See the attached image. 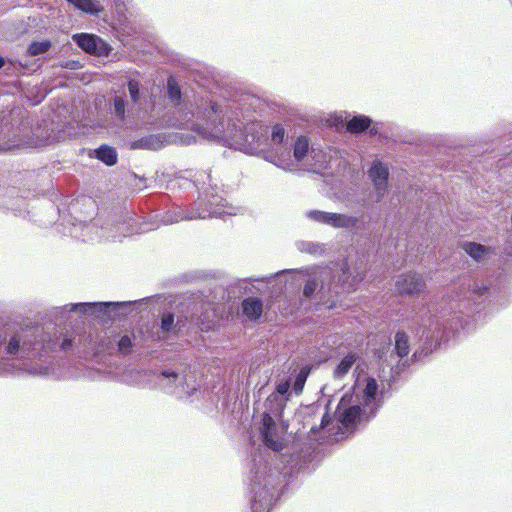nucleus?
<instances>
[{"mask_svg":"<svg viewBox=\"0 0 512 512\" xmlns=\"http://www.w3.org/2000/svg\"><path fill=\"white\" fill-rule=\"evenodd\" d=\"M202 118L206 121V127L201 124H196L194 130L199 134H206L207 131L220 132L223 127L222 117L220 115V107L217 103L211 102L208 108L201 111Z\"/></svg>","mask_w":512,"mask_h":512,"instance_id":"3","label":"nucleus"},{"mask_svg":"<svg viewBox=\"0 0 512 512\" xmlns=\"http://www.w3.org/2000/svg\"><path fill=\"white\" fill-rule=\"evenodd\" d=\"M359 223V219L354 216H347L340 213L331 214L330 226L334 228H353Z\"/></svg>","mask_w":512,"mask_h":512,"instance_id":"9","label":"nucleus"},{"mask_svg":"<svg viewBox=\"0 0 512 512\" xmlns=\"http://www.w3.org/2000/svg\"><path fill=\"white\" fill-rule=\"evenodd\" d=\"M325 213L326 212L324 211L311 210L307 213V216L313 221L322 223L323 217H325Z\"/></svg>","mask_w":512,"mask_h":512,"instance_id":"30","label":"nucleus"},{"mask_svg":"<svg viewBox=\"0 0 512 512\" xmlns=\"http://www.w3.org/2000/svg\"><path fill=\"white\" fill-rule=\"evenodd\" d=\"M128 90L131 96V99L134 103L139 100V84L138 82L131 80L128 83Z\"/></svg>","mask_w":512,"mask_h":512,"instance_id":"27","label":"nucleus"},{"mask_svg":"<svg viewBox=\"0 0 512 512\" xmlns=\"http://www.w3.org/2000/svg\"><path fill=\"white\" fill-rule=\"evenodd\" d=\"M369 176L372 179V182L375 186V189L380 195H383L384 190L388 184V176L389 170L388 167L385 166L380 161H375L373 166L369 170Z\"/></svg>","mask_w":512,"mask_h":512,"instance_id":"4","label":"nucleus"},{"mask_svg":"<svg viewBox=\"0 0 512 512\" xmlns=\"http://www.w3.org/2000/svg\"><path fill=\"white\" fill-rule=\"evenodd\" d=\"M242 314L250 321H258L264 310L263 301L258 297H247L241 302Z\"/></svg>","mask_w":512,"mask_h":512,"instance_id":"5","label":"nucleus"},{"mask_svg":"<svg viewBox=\"0 0 512 512\" xmlns=\"http://www.w3.org/2000/svg\"><path fill=\"white\" fill-rule=\"evenodd\" d=\"M35 340H36L35 329H30L29 331H27L25 333V335L23 337H21L20 335H14L10 338V340L7 344V347H6V351L9 354H16L20 349L21 343H22L23 349L29 351L32 349V346H33Z\"/></svg>","mask_w":512,"mask_h":512,"instance_id":"6","label":"nucleus"},{"mask_svg":"<svg viewBox=\"0 0 512 512\" xmlns=\"http://www.w3.org/2000/svg\"><path fill=\"white\" fill-rule=\"evenodd\" d=\"M318 287V283L315 279H309L305 285H304V288H303V295L306 297V298H309L311 297L314 292L316 291Z\"/></svg>","mask_w":512,"mask_h":512,"instance_id":"24","label":"nucleus"},{"mask_svg":"<svg viewBox=\"0 0 512 512\" xmlns=\"http://www.w3.org/2000/svg\"><path fill=\"white\" fill-rule=\"evenodd\" d=\"M79 306L82 308L81 311L84 312V313H91L93 312L98 306H100V308L102 307V303L98 304V303H83V304H79Z\"/></svg>","mask_w":512,"mask_h":512,"instance_id":"31","label":"nucleus"},{"mask_svg":"<svg viewBox=\"0 0 512 512\" xmlns=\"http://www.w3.org/2000/svg\"><path fill=\"white\" fill-rule=\"evenodd\" d=\"M5 64V61L3 59V57L0 56V68H2Z\"/></svg>","mask_w":512,"mask_h":512,"instance_id":"38","label":"nucleus"},{"mask_svg":"<svg viewBox=\"0 0 512 512\" xmlns=\"http://www.w3.org/2000/svg\"><path fill=\"white\" fill-rule=\"evenodd\" d=\"M462 248L470 257L477 261L482 259L488 252L492 251L490 247L475 242H466L463 244Z\"/></svg>","mask_w":512,"mask_h":512,"instance_id":"12","label":"nucleus"},{"mask_svg":"<svg viewBox=\"0 0 512 512\" xmlns=\"http://www.w3.org/2000/svg\"><path fill=\"white\" fill-rule=\"evenodd\" d=\"M361 416V408L358 405L345 409L339 416V421L346 428L355 426Z\"/></svg>","mask_w":512,"mask_h":512,"instance_id":"8","label":"nucleus"},{"mask_svg":"<svg viewBox=\"0 0 512 512\" xmlns=\"http://www.w3.org/2000/svg\"><path fill=\"white\" fill-rule=\"evenodd\" d=\"M96 158L102 161L107 166H113L117 163V152L113 147L108 145H101L95 150Z\"/></svg>","mask_w":512,"mask_h":512,"instance_id":"10","label":"nucleus"},{"mask_svg":"<svg viewBox=\"0 0 512 512\" xmlns=\"http://www.w3.org/2000/svg\"><path fill=\"white\" fill-rule=\"evenodd\" d=\"M358 359V355L356 353L350 352L344 356V358L339 362V364L334 369V377L335 378H343L352 368L353 364Z\"/></svg>","mask_w":512,"mask_h":512,"instance_id":"11","label":"nucleus"},{"mask_svg":"<svg viewBox=\"0 0 512 512\" xmlns=\"http://www.w3.org/2000/svg\"><path fill=\"white\" fill-rule=\"evenodd\" d=\"M309 149V142L305 136H300L294 143L293 155L297 161H302Z\"/></svg>","mask_w":512,"mask_h":512,"instance_id":"17","label":"nucleus"},{"mask_svg":"<svg viewBox=\"0 0 512 512\" xmlns=\"http://www.w3.org/2000/svg\"><path fill=\"white\" fill-rule=\"evenodd\" d=\"M395 352L400 358L406 357L410 352L409 337L404 331L395 334Z\"/></svg>","mask_w":512,"mask_h":512,"instance_id":"13","label":"nucleus"},{"mask_svg":"<svg viewBox=\"0 0 512 512\" xmlns=\"http://www.w3.org/2000/svg\"><path fill=\"white\" fill-rule=\"evenodd\" d=\"M341 274L338 275V280L337 282L343 286L344 284L347 283L348 279H349V276H350V273H349V266L347 264V262H344L341 266Z\"/></svg>","mask_w":512,"mask_h":512,"instance_id":"28","label":"nucleus"},{"mask_svg":"<svg viewBox=\"0 0 512 512\" xmlns=\"http://www.w3.org/2000/svg\"><path fill=\"white\" fill-rule=\"evenodd\" d=\"M371 122V119L367 116H354L346 123V130L351 134H360L370 127Z\"/></svg>","mask_w":512,"mask_h":512,"instance_id":"7","label":"nucleus"},{"mask_svg":"<svg viewBox=\"0 0 512 512\" xmlns=\"http://www.w3.org/2000/svg\"><path fill=\"white\" fill-rule=\"evenodd\" d=\"M376 133H377V131H376V130H374V129H371V130H370V134L374 135V134H376Z\"/></svg>","mask_w":512,"mask_h":512,"instance_id":"40","label":"nucleus"},{"mask_svg":"<svg viewBox=\"0 0 512 512\" xmlns=\"http://www.w3.org/2000/svg\"><path fill=\"white\" fill-rule=\"evenodd\" d=\"M326 418H327V415H324L323 418H322V426H325L328 424L329 420L326 421Z\"/></svg>","mask_w":512,"mask_h":512,"instance_id":"37","label":"nucleus"},{"mask_svg":"<svg viewBox=\"0 0 512 512\" xmlns=\"http://www.w3.org/2000/svg\"><path fill=\"white\" fill-rule=\"evenodd\" d=\"M309 372H310V369L308 367H303L300 370V372L297 374L295 382H294V390L296 392L302 391Z\"/></svg>","mask_w":512,"mask_h":512,"instance_id":"22","label":"nucleus"},{"mask_svg":"<svg viewBox=\"0 0 512 512\" xmlns=\"http://www.w3.org/2000/svg\"><path fill=\"white\" fill-rule=\"evenodd\" d=\"M114 110L118 117L121 119L125 116V102L121 97H116L114 99Z\"/></svg>","mask_w":512,"mask_h":512,"instance_id":"26","label":"nucleus"},{"mask_svg":"<svg viewBox=\"0 0 512 512\" xmlns=\"http://www.w3.org/2000/svg\"><path fill=\"white\" fill-rule=\"evenodd\" d=\"M71 346H72V340L71 339H64L63 342H62V345H61V347L63 349H67V348H69Z\"/></svg>","mask_w":512,"mask_h":512,"instance_id":"34","label":"nucleus"},{"mask_svg":"<svg viewBox=\"0 0 512 512\" xmlns=\"http://www.w3.org/2000/svg\"><path fill=\"white\" fill-rule=\"evenodd\" d=\"M68 2L78 9L90 14H97L101 10L98 8V5L94 0H68Z\"/></svg>","mask_w":512,"mask_h":512,"instance_id":"19","label":"nucleus"},{"mask_svg":"<svg viewBox=\"0 0 512 512\" xmlns=\"http://www.w3.org/2000/svg\"><path fill=\"white\" fill-rule=\"evenodd\" d=\"M72 39L83 51L98 57H107L112 50L106 41L95 34L78 33Z\"/></svg>","mask_w":512,"mask_h":512,"instance_id":"1","label":"nucleus"},{"mask_svg":"<svg viewBox=\"0 0 512 512\" xmlns=\"http://www.w3.org/2000/svg\"><path fill=\"white\" fill-rule=\"evenodd\" d=\"M488 288L487 287H483V288H479L478 290H475V292L479 293V294H484L485 292H487Z\"/></svg>","mask_w":512,"mask_h":512,"instance_id":"36","label":"nucleus"},{"mask_svg":"<svg viewBox=\"0 0 512 512\" xmlns=\"http://www.w3.org/2000/svg\"><path fill=\"white\" fill-rule=\"evenodd\" d=\"M262 429H274L276 427L275 421L270 414L264 413L262 417Z\"/></svg>","mask_w":512,"mask_h":512,"instance_id":"29","label":"nucleus"},{"mask_svg":"<svg viewBox=\"0 0 512 512\" xmlns=\"http://www.w3.org/2000/svg\"><path fill=\"white\" fill-rule=\"evenodd\" d=\"M331 212H326L325 213V217H323V221L322 223L323 224H327V225H330V222H331Z\"/></svg>","mask_w":512,"mask_h":512,"instance_id":"33","label":"nucleus"},{"mask_svg":"<svg viewBox=\"0 0 512 512\" xmlns=\"http://www.w3.org/2000/svg\"><path fill=\"white\" fill-rule=\"evenodd\" d=\"M377 392V381L374 378H369L364 389V402L367 404L373 402L377 395Z\"/></svg>","mask_w":512,"mask_h":512,"instance_id":"20","label":"nucleus"},{"mask_svg":"<svg viewBox=\"0 0 512 512\" xmlns=\"http://www.w3.org/2000/svg\"><path fill=\"white\" fill-rule=\"evenodd\" d=\"M262 439L264 444L274 451H281L284 447L282 440L275 437L276 427L274 429H262Z\"/></svg>","mask_w":512,"mask_h":512,"instance_id":"14","label":"nucleus"},{"mask_svg":"<svg viewBox=\"0 0 512 512\" xmlns=\"http://www.w3.org/2000/svg\"><path fill=\"white\" fill-rule=\"evenodd\" d=\"M162 375H163L164 377H173V378H175V379L178 377V374H177V373H175V372H169V371H163V372H162Z\"/></svg>","mask_w":512,"mask_h":512,"instance_id":"35","label":"nucleus"},{"mask_svg":"<svg viewBox=\"0 0 512 512\" xmlns=\"http://www.w3.org/2000/svg\"><path fill=\"white\" fill-rule=\"evenodd\" d=\"M167 92L170 101L179 105L181 102L182 93L177 80L173 76H169L167 79Z\"/></svg>","mask_w":512,"mask_h":512,"instance_id":"16","label":"nucleus"},{"mask_svg":"<svg viewBox=\"0 0 512 512\" xmlns=\"http://www.w3.org/2000/svg\"><path fill=\"white\" fill-rule=\"evenodd\" d=\"M118 348L123 354H128L132 348L131 338L127 335H124L118 343Z\"/></svg>","mask_w":512,"mask_h":512,"instance_id":"25","label":"nucleus"},{"mask_svg":"<svg viewBox=\"0 0 512 512\" xmlns=\"http://www.w3.org/2000/svg\"><path fill=\"white\" fill-rule=\"evenodd\" d=\"M52 44L49 40L44 41H33L27 49V53L29 56H38L40 54H44L48 52L51 48Z\"/></svg>","mask_w":512,"mask_h":512,"instance_id":"18","label":"nucleus"},{"mask_svg":"<svg viewBox=\"0 0 512 512\" xmlns=\"http://www.w3.org/2000/svg\"><path fill=\"white\" fill-rule=\"evenodd\" d=\"M174 326V314L166 313L161 318V329L164 332H169Z\"/></svg>","mask_w":512,"mask_h":512,"instance_id":"23","label":"nucleus"},{"mask_svg":"<svg viewBox=\"0 0 512 512\" xmlns=\"http://www.w3.org/2000/svg\"><path fill=\"white\" fill-rule=\"evenodd\" d=\"M290 388V381L285 380L277 384L276 391L277 393L284 395L289 391Z\"/></svg>","mask_w":512,"mask_h":512,"instance_id":"32","label":"nucleus"},{"mask_svg":"<svg viewBox=\"0 0 512 512\" xmlns=\"http://www.w3.org/2000/svg\"><path fill=\"white\" fill-rule=\"evenodd\" d=\"M196 208L191 212L189 219H205L211 217L212 211L209 203L205 199H198L195 202Z\"/></svg>","mask_w":512,"mask_h":512,"instance_id":"15","label":"nucleus"},{"mask_svg":"<svg viewBox=\"0 0 512 512\" xmlns=\"http://www.w3.org/2000/svg\"><path fill=\"white\" fill-rule=\"evenodd\" d=\"M395 288L399 295L413 296L425 290L426 282L421 275L409 272L398 276Z\"/></svg>","mask_w":512,"mask_h":512,"instance_id":"2","label":"nucleus"},{"mask_svg":"<svg viewBox=\"0 0 512 512\" xmlns=\"http://www.w3.org/2000/svg\"><path fill=\"white\" fill-rule=\"evenodd\" d=\"M102 305L107 306V307L110 305L117 306V303H102Z\"/></svg>","mask_w":512,"mask_h":512,"instance_id":"39","label":"nucleus"},{"mask_svg":"<svg viewBox=\"0 0 512 512\" xmlns=\"http://www.w3.org/2000/svg\"><path fill=\"white\" fill-rule=\"evenodd\" d=\"M285 129L281 124H275L272 127L271 141L273 144H282L285 138Z\"/></svg>","mask_w":512,"mask_h":512,"instance_id":"21","label":"nucleus"}]
</instances>
